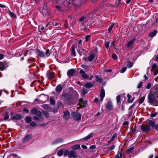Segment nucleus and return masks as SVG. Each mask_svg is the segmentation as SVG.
I'll list each match as a JSON object with an SVG mask.
<instances>
[{
  "mask_svg": "<svg viewBox=\"0 0 158 158\" xmlns=\"http://www.w3.org/2000/svg\"><path fill=\"white\" fill-rule=\"evenodd\" d=\"M148 100L152 105L155 106H158V90H156L153 94L149 95Z\"/></svg>",
  "mask_w": 158,
  "mask_h": 158,
  "instance_id": "f257e3e1",
  "label": "nucleus"
},
{
  "mask_svg": "<svg viewBox=\"0 0 158 158\" xmlns=\"http://www.w3.org/2000/svg\"><path fill=\"white\" fill-rule=\"evenodd\" d=\"M31 114H33L38 116V117L36 116L34 117V118L35 120H40V118H41L42 116L41 112L38 111V109H32L31 111Z\"/></svg>",
  "mask_w": 158,
  "mask_h": 158,
  "instance_id": "f03ea898",
  "label": "nucleus"
},
{
  "mask_svg": "<svg viewBox=\"0 0 158 158\" xmlns=\"http://www.w3.org/2000/svg\"><path fill=\"white\" fill-rule=\"evenodd\" d=\"M71 115L75 121H78L81 119V115L78 112H73L71 113Z\"/></svg>",
  "mask_w": 158,
  "mask_h": 158,
  "instance_id": "7ed1b4c3",
  "label": "nucleus"
},
{
  "mask_svg": "<svg viewBox=\"0 0 158 158\" xmlns=\"http://www.w3.org/2000/svg\"><path fill=\"white\" fill-rule=\"evenodd\" d=\"M88 18L87 16H83L81 18L78 22L81 25H86L88 21Z\"/></svg>",
  "mask_w": 158,
  "mask_h": 158,
  "instance_id": "20e7f679",
  "label": "nucleus"
},
{
  "mask_svg": "<svg viewBox=\"0 0 158 158\" xmlns=\"http://www.w3.org/2000/svg\"><path fill=\"white\" fill-rule=\"evenodd\" d=\"M56 3L62 6L64 5L65 6L69 5L70 4V2H68L67 0H57Z\"/></svg>",
  "mask_w": 158,
  "mask_h": 158,
  "instance_id": "39448f33",
  "label": "nucleus"
},
{
  "mask_svg": "<svg viewBox=\"0 0 158 158\" xmlns=\"http://www.w3.org/2000/svg\"><path fill=\"white\" fill-rule=\"evenodd\" d=\"M95 58V55L94 53H90L88 57H84L83 58V59L84 60L87 61H92Z\"/></svg>",
  "mask_w": 158,
  "mask_h": 158,
  "instance_id": "423d86ee",
  "label": "nucleus"
},
{
  "mask_svg": "<svg viewBox=\"0 0 158 158\" xmlns=\"http://www.w3.org/2000/svg\"><path fill=\"white\" fill-rule=\"evenodd\" d=\"M79 105L80 107H77V109L79 107L80 108H84L87 107L86 106L87 105V102L85 101H84L82 98H80L79 100Z\"/></svg>",
  "mask_w": 158,
  "mask_h": 158,
  "instance_id": "0eeeda50",
  "label": "nucleus"
},
{
  "mask_svg": "<svg viewBox=\"0 0 158 158\" xmlns=\"http://www.w3.org/2000/svg\"><path fill=\"white\" fill-rule=\"evenodd\" d=\"M41 12L42 14L45 16L49 15V12L48 10L47 9L46 6H44L41 10Z\"/></svg>",
  "mask_w": 158,
  "mask_h": 158,
  "instance_id": "6e6552de",
  "label": "nucleus"
},
{
  "mask_svg": "<svg viewBox=\"0 0 158 158\" xmlns=\"http://www.w3.org/2000/svg\"><path fill=\"white\" fill-rule=\"evenodd\" d=\"M79 73L82 77L84 79H87L89 77V76L86 74L85 72L81 69L79 71Z\"/></svg>",
  "mask_w": 158,
  "mask_h": 158,
  "instance_id": "1a4fd4ad",
  "label": "nucleus"
},
{
  "mask_svg": "<svg viewBox=\"0 0 158 158\" xmlns=\"http://www.w3.org/2000/svg\"><path fill=\"white\" fill-rule=\"evenodd\" d=\"M77 44H74L71 48V54L74 56H76L75 49H77Z\"/></svg>",
  "mask_w": 158,
  "mask_h": 158,
  "instance_id": "9d476101",
  "label": "nucleus"
},
{
  "mask_svg": "<svg viewBox=\"0 0 158 158\" xmlns=\"http://www.w3.org/2000/svg\"><path fill=\"white\" fill-rule=\"evenodd\" d=\"M70 117L69 112L67 110L65 111H64V118L65 120L68 119Z\"/></svg>",
  "mask_w": 158,
  "mask_h": 158,
  "instance_id": "9b49d317",
  "label": "nucleus"
},
{
  "mask_svg": "<svg viewBox=\"0 0 158 158\" xmlns=\"http://www.w3.org/2000/svg\"><path fill=\"white\" fill-rule=\"evenodd\" d=\"M105 96V92L104 89L103 87L101 89V92L100 94V101L102 102L103 99V98Z\"/></svg>",
  "mask_w": 158,
  "mask_h": 158,
  "instance_id": "f8f14e48",
  "label": "nucleus"
},
{
  "mask_svg": "<svg viewBox=\"0 0 158 158\" xmlns=\"http://www.w3.org/2000/svg\"><path fill=\"white\" fill-rule=\"evenodd\" d=\"M141 129L142 131L144 132H148L150 130V128L148 126H146L143 125H142L141 126Z\"/></svg>",
  "mask_w": 158,
  "mask_h": 158,
  "instance_id": "ddd939ff",
  "label": "nucleus"
},
{
  "mask_svg": "<svg viewBox=\"0 0 158 158\" xmlns=\"http://www.w3.org/2000/svg\"><path fill=\"white\" fill-rule=\"evenodd\" d=\"M76 71L74 69H72L69 70L67 72L68 76L70 77L73 76L75 73Z\"/></svg>",
  "mask_w": 158,
  "mask_h": 158,
  "instance_id": "4468645a",
  "label": "nucleus"
},
{
  "mask_svg": "<svg viewBox=\"0 0 158 158\" xmlns=\"http://www.w3.org/2000/svg\"><path fill=\"white\" fill-rule=\"evenodd\" d=\"M76 155L75 152L73 151H71L69 152L68 157L70 158H75Z\"/></svg>",
  "mask_w": 158,
  "mask_h": 158,
  "instance_id": "2eb2a0df",
  "label": "nucleus"
},
{
  "mask_svg": "<svg viewBox=\"0 0 158 158\" xmlns=\"http://www.w3.org/2000/svg\"><path fill=\"white\" fill-rule=\"evenodd\" d=\"M147 123L148 124L152 127H153L155 125V123L154 122L151 120H148Z\"/></svg>",
  "mask_w": 158,
  "mask_h": 158,
  "instance_id": "dca6fc26",
  "label": "nucleus"
},
{
  "mask_svg": "<svg viewBox=\"0 0 158 158\" xmlns=\"http://www.w3.org/2000/svg\"><path fill=\"white\" fill-rule=\"evenodd\" d=\"M63 141V139L61 138H58L55 139L52 143V144H55L61 143Z\"/></svg>",
  "mask_w": 158,
  "mask_h": 158,
  "instance_id": "f3484780",
  "label": "nucleus"
},
{
  "mask_svg": "<svg viewBox=\"0 0 158 158\" xmlns=\"http://www.w3.org/2000/svg\"><path fill=\"white\" fill-rule=\"evenodd\" d=\"M106 107L107 109H111L113 108V105L112 102L109 101L106 105Z\"/></svg>",
  "mask_w": 158,
  "mask_h": 158,
  "instance_id": "a211bd4d",
  "label": "nucleus"
},
{
  "mask_svg": "<svg viewBox=\"0 0 158 158\" xmlns=\"http://www.w3.org/2000/svg\"><path fill=\"white\" fill-rule=\"evenodd\" d=\"M32 138L31 135V134L27 135L23 139V141L26 142Z\"/></svg>",
  "mask_w": 158,
  "mask_h": 158,
  "instance_id": "6ab92c4d",
  "label": "nucleus"
},
{
  "mask_svg": "<svg viewBox=\"0 0 158 158\" xmlns=\"http://www.w3.org/2000/svg\"><path fill=\"white\" fill-rule=\"evenodd\" d=\"M62 87L61 85H59L56 87V90L57 92H60L62 90Z\"/></svg>",
  "mask_w": 158,
  "mask_h": 158,
  "instance_id": "aec40b11",
  "label": "nucleus"
},
{
  "mask_svg": "<svg viewBox=\"0 0 158 158\" xmlns=\"http://www.w3.org/2000/svg\"><path fill=\"white\" fill-rule=\"evenodd\" d=\"M157 32V31L156 30H154L153 32L149 34L148 36L150 37H153L156 35Z\"/></svg>",
  "mask_w": 158,
  "mask_h": 158,
  "instance_id": "412c9836",
  "label": "nucleus"
},
{
  "mask_svg": "<svg viewBox=\"0 0 158 158\" xmlns=\"http://www.w3.org/2000/svg\"><path fill=\"white\" fill-rule=\"evenodd\" d=\"M36 53L37 55L39 56L40 57H44L45 55L44 52L41 51L40 50H38L36 51Z\"/></svg>",
  "mask_w": 158,
  "mask_h": 158,
  "instance_id": "4be33fe9",
  "label": "nucleus"
},
{
  "mask_svg": "<svg viewBox=\"0 0 158 158\" xmlns=\"http://www.w3.org/2000/svg\"><path fill=\"white\" fill-rule=\"evenodd\" d=\"M20 104L22 106H30L31 104V103L28 102H24L23 101H21L20 102Z\"/></svg>",
  "mask_w": 158,
  "mask_h": 158,
  "instance_id": "5701e85b",
  "label": "nucleus"
},
{
  "mask_svg": "<svg viewBox=\"0 0 158 158\" xmlns=\"http://www.w3.org/2000/svg\"><path fill=\"white\" fill-rule=\"evenodd\" d=\"M135 40V39H133L127 43V47H130L131 46V45L133 44Z\"/></svg>",
  "mask_w": 158,
  "mask_h": 158,
  "instance_id": "b1692460",
  "label": "nucleus"
},
{
  "mask_svg": "<svg viewBox=\"0 0 158 158\" xmlns=\"http://www.w3.org/2000/svg\"><path fill=\"white\" fill-rule=\"evenodd\" d=\"M116 101L117 104L118 105H119L120 104L121 96L120 95H118L116 97Z\"/></svg>",
  "mask_w": 158,
  "mask_h": 158,
  "instance_id": "393cba45",
  "label": "nucleus"
},
{
  "mask_svg": "<svg viewBox=\"0 0 158 158\" xmlns=\"http://www.w3.org/2000/svg\"><path fill=\"white\" fill-rule=\"evenodd\" d=\"M22 118V116L19 114H18L13 116V118L16 119H20Z\"/></svg>",
  "mask_w": 158,
  "mask_h": 158,
  "instance_id": "a878e982",
  "label": "nucleus"
},
{
  "mask_svg": "<svg viewBox=\"0 0 158 158\" xmlns=\"http://www.w3.org/2000/svg\"><path fill=\"white\" fill-rule=\"evenodd\" d=\"M84 86L85 87L88 89H89L93 86V85L91 83H88L85 84Z\"/></svg>",
  "mask_w": 158,
  "mask_h": 158,
  "instance_id": "bb28decb",
  "label": "nucleus"
},
{
  "mask_svg": "<svg viewBox=\"0 0 158 158\" xmlns=\"http://www.w3.org/2000/svg\"><path fill=\"white\" fill-rule=\"evenodd\" d=\"M88 21L87 23V25H90V24H92L93 22V21H92V19L91 18H89V17H88Z\"/></svg>",
  "mask_w": 158,
  "mask_h": 158,
  "instance_id": "cd10ccee",
  "label": "nucleus"
},
{
  "mask_svg": "<svg viewBox=\"0 0 158 158\" xmlns=\"http://www.w3.org/2000/svg\"><path fill=\"white\" fill-rule=\"evenodd\" d=\"M47 75L48 78H53L54 76V73H47Z\"/></svg>",
  "mask_w": 158,
  "mask_h": 158,
  "instance_id": "c85d7f7f",
  "label": "nucleus"
},
{
  "mask_svg": "<svg viewBox=\"0 0 158 158\" xmlns=\"http://www.w3.org/2000/svg\"><path fill=\"white\" fill-rule=\"evenodd\" d=\"M133 65V63L129 61H128L127 62V66L128 68H130Z\"/></svg>",
  "mask_w": 158,
  "mask_h": 158,
  "instance_id": "c756f323",
  "label": "nucleus"
},
{
  "mask_svg": "<svg viewBox=\"0 0 158 158\" xmlns=\"http://www.w3.org/2000/svg\"><path fill=\"white\" fill-rule=\"evenodd\" d=\"M80 148V146L79 144H76L73 146L72 147V148L73 149L76 150L78 149H79Z\"/></svg>",
  "mask_w": 158,
  "mask_h": 158,
  "instance_id": "7c9ffc66",
  "label": "nucleus"
},
{
  "mask_svg": "<svg viewBox=\"0 0 158 158\" xmlns=\"http://www.w3.org/2000/svg\"><path fill=\"white\" fill-rule=\"evenodd\" d=\"M4 119L5 120H7L9 118V116L8 115V113L6 112L4 115Z\"/></svg>",
  "mask_w": 158,
  "mask_h": 158,
  "instance_id": "2f4dec72",
  "label": "nucleus"
},
{
  "mask_svg": "<svg viewBox=\"0 0 158 158\" xmlns=\"http://www.w3.org/2000/svg\"><path fill=\"white\" fill-rule=\"evenodd\" d=\"M50 104L52 105H54L55 103V101L52 97H50Z\"/></svg>",
  "mask_w": 158,
  "mask_h": 158,
  "instance_id": "473e14b6",
  "label": "nucleus"
},
{
  "mask_svg": "<svg viewBox=\"0 0 158 158\" xmlns=\"http://www.w3.org/2000/svg\"><path fill=\"white\" fill-rule=\"evenodd\" d=\"M101 7L97 8L95 9L94 11L95 12H96L95 14H98V12H101Z\"/></svg>",
  "mask_w": 158,
  "mask_h": 158,
  "instance_id": "72a5a7b5",
  "label": "nucleus"
},
{
  "mask_svg": "<svg viewBox=\"0 0 158 158\" xmlns=\"http://www.w3.org/2000/svg\"><path fill=\"white\" fill-rule=\"evenodd\" d=\"M93 136V134L92 133H90L88 135H87L86 137H85L84 138V140H86L90 138L91 137Z\"/></svg>",
  "mask_w": 158,
  "mask_h": 158,
  "instance_id": "f704fd0d",
  "label": "nucleus"
},
{
  "mask_svg": "<svg viewBox=\"0 0 158 158\" xmlns=\"http://www.w3.org/2000/svg\"><path fill=\"white\" fill-rule=\"evenodd\" d=\"M136 127L135 126L133 128H132V131L131 132V135H133L136 131Z\"/></svg>",
  "mask_w": 158,
  "mask_h": 158,
  "instance_id": "c9c22d12",
  "label": "nucleus"
},
{
  "mask_svg": "<svg viewBox=\"0 0 158 158\" xmlns=\"http://www.w3.org/2000/svg\"><path fill=\"white\" fill-rule=\"evenodd\" d=\"M114 158H122V153H118L115 156Z\"/></svg>",
  "mask_w": 158,
  "mask_h": 158,
  "instance_id": "e433bc0d",
  "label": "nucleus"
},
{
  "mask_svg": "<svg viewBox=\"0 0 158 158\" xmlns=\"http://www.w3.org/2000/svg\"><path fill=\"white\" fill-rule=\"evenodd\" d=\"M63 153V151L62 150H60L57 153V154L59 156H61Z\"/></svg>",
  "mask_w": 158,
  "mask_h": 158,
  "instance_id": "4c0bfd02",
  "label": "nucleus"
},
{
  "mask_svg": "<svg viewBox=\"0 0 158 158\" xmlns=\"http://www.w3.org/2000/svg\"><path fill=\"white\" fill-rule=\"evenodd\" d=\"M114 23H112V24L111 25L109 26L108 30V31L109 32H110L112 30L113 27V25H114Z\"/></svg>",
  "mask_w": 158,
  "mask_h": 158,
  "instance_id": "58836bf2",
  "label": "nucleus"
},
{
  "mask_svg": "<svg viewBox=\"0 0 158 158\" xmlns=\"http://www.w3.org/2000/svg\"><path fill=\"white\" fill-rule=\"evenodd\" d=\"M38 29L40 31H42L44 30V27L42 25H39L38 26Z\"/></svg>",
  "mask_w": 158,
  "mask_h": 158,
  "instance_id": "ea45409f",
  "label": "nucleus"
},
{
  "mask_svg": "<svg viewBox=\"0 0 158 158\" xmlns=\"http://www.w3.org/2000/svg\"><path fill=\"white\" fill-rule=\"evenodd\" d=\"M134 149V147H131L130 148L128 149L127 151V153H129L131 152Z\"/></svg>",
  "mask_w": 158,
  "mask_h": 158,
  "instance_id": "a19ab883",
  "label": "nucleus"
},
{
  "mask_svg": "<svg viewBox=\"0 0 158 158\" xmlns=\"http://www.w3.org/2000/svg\"><path fill=\"white\" fill-rule=\"evenodd\" d=\"M5 68V65L2 63L0 64V69L1 71H3Z\"/></svg>",
  "mask_w": 158,
  "mask_h": 158,
  "instance_id": "79ce46f5",
  "label": "nucleus"
},
{
  "mask_svg": "<svg viewBox=\"0 0 158 158\" xmlns=\"http://www.w3.org/2000/svg\"><path fill=\"white\" fill-rule=\"evenodd\" d=\"M127 97V98H128V102L129 103H132L133 101V100H131L130 99L131 98V96L129 94H128Z\"/></svg>",
  "mask_w": 158,
  "mask_h": 158,
  "instance_id": "37998d69",
  "label": "nucleus"
},
{
  "mask_svg": "<svg viewBox=\"0 0 158 158\" xmlns=\"http://www.w3.org/2000/svg\"><path fill=\"white\" fill-rule=\"evenodd\" d=\"M69 152V150H66L64 152V156H68Z\"/></svg>",
  "mask_w": 158,
  "mask_h": 158,
  "instance_id": "c03bdc74",
  "label": "nucleus"
},
{
  "mask_svg": "<svg viewBox=\"0 0 158 158\" xmlns=\"http://www.w3.org/2000/svg\"><path fill=\"white\" fill-rule=\"evenodd\" d=\"M26 120L27 122L29 123L31 121V118L30 117H27L26 118Z\"/></svg>",
  "mask_w": 158,
  "mask_h": 158,
  "instance_id": "a18cd8bd",
  "label": "nucleus"
},
{
  "mask_svg": "<svg viewBox=\"0 0 158 158\" xmlns=\"http://www.w3.org/2000/svg\"><path fill=\"white\" fill-rule=\"evenodd\" d=\"M81 67L82 68L85 69L86 70H87L88 68V65H86L84 64H82L81 65Z\"/></svg>",
  "mask_w": 158,
  "mask_h": 158,
  "instance_id": "49530a36",
  "label": "nucleus"
},
{
  "mask_svg": "<svg viewBox=\"0 0 158 158\" xmlns=\"http://www.w3.org/2000/svg\"><path fill=\"white\" fill-rule=\"evenodd\" d=\"M88 90L87 89H83L82 90V94L83 95H85L86 93H87Z\"/></svg>",
  "mask_w": 158,
  "mask_h": 158,
  "instance_id": "de8ad7c7",
  "label": "nucleus"
},
{
  "mask_svg": "<svg viewBox=\"0 0 158 158\" xmlns=\"http://www.w3.org/2000/svg\"><path fill=\"white\" fill-rule=\"evenodd\" d=\"M145 98V96H143V97H142L140 98V101H139V103H143V101L144 100Z\"/></svg>",
  "mask_w": 158,
  "mask_h": 158,
  "instance_id": "09e8293b",
  "label": "nucleus"
},
{
  "mask_svg": "<svg viewBox=\"0 0 158 158\" xmlns=\"http://www.w3.org/2000/svg\"><path fill=\"white\" fill-rule=\"evenodd\" d=\"M49 49H47L46 50L45 52V55L46 56H49L50 54V52Z\"/></svg>",
  "mask_w": 158,
  "mask_h": 158,
  "instance_id": "8fccbe9b",
  "label": "nucleus"
},
{
  "mask_svg": "<svg viewBox=\"0 0 158 158\" xmlns=\"http://www.w3.org/2000/svg\"><path fill=\"white\" fill-rule=\"evenodd\" d=\"M96 81L97 82H101L102 81V79L99 78L98 76H96Z\"/></svg>",
  "mask_w": 158,
  "mask_h": 158,
  "instance_id": "3c124183",
  "label": "nucleus"
},
{
  "mask_svg": "<svg viewBox=\"0 0 158 158\" xmlns=\"http://www.w3.org/2000/svg\"><path fill=\"white\" fill-rule=\"evenodd\" d=\"M126 69L127 68L126 67H124L120 70V72L121 73H123L126 71Z\"/></svg>",
  "mask_w": 158,
  "mask_h": 158,
  "instance_id": "603ef678",
  "label": "nucleus"
},
{
  "mask_svg": "<svg viewBox=\"0 0 158 158\" xmlns=\"http://www.w3.org/2000/svg\"><path fill=\"white\" fill-rule=\"evenodd\" d=\"M117 136V134L115 133L113 135L111 139H110V141H112L115 137Z\"/></svg>",
  "mask_w": 158,
  "mask_h": 158,
  "instance_id": "864d4df0",
  "label": "nucleus"
},
{
  "mask_svg": "<svg viewBox=\"0 0 158 158\" xmlns=\"http://www.w3.org/2000/svg\"><path fill=\"white\" fill-rule=\"evenodd\" d=\"M90 36L89 35H87L85 37V41L87 42L90 40Z\"/></svg>",
  "mask_w": 158,
  "mask_h": 158,
  "instance_id": "5fc2aeb1",
  "label": "nucleus"
},
{
  "mask_svg": "<svg viewBox=\"0 0 158 158\" xmlns=\"http://www.w3.org/2000/svg\"><path fill=\"white\" fill-rule=\"evenodd\" d=\"M157 115V113H152L150 114V116L152 118H153L155 117Z\"/></svg>",
  "mask_w": 158,
  "mask_h": 158,
  "instance_id": "6e6d98bb",
  "label": "nucleus"
},
{
  "mask_svg": "<svg viewBox=\"0 0 158 158\" xmlns=\"http://www.w3.org/2000/svg\"><path fill=\"white\" fill-rule=\"evenodd\" d=\"M105 45L106 48L108 49L109 46V42H106L105 43Z\"/></svg>",
  "mask_w": 158,
  "mask_h": 158,
  "instance_id": "4d7b16f0",
  "label": "nucleus"
},
{
  "mask_svg": "<svg viewBox=\"0 0 158 158\" xmlns=\"http://www.w3.org/2000/svg\"><path fill=\"white\" fill-rule=\"evenodd\" d=\"M142 82H140L139 84L137 86V88H141L142 85Z\"/></svg>",
  "mask_w": 158,
  "mask_h": 158,
  "instance_id": "13d9d810",
  "label": "nucleus"
},
{
  "mask_svg": "<svg viewBox=\"0 0 158 158\" xmlns=\"http://www.w3.org/2000/svg\"><path fill=\"white\" fill-rule=\"evenodd\" d=\"M156 64H154L152 65V70H154V69H155L156 68Z\"/></svg>",
  "mask_w": 158,
  "mask_h": 158,
  "instance_id": "bf43d9fd",
  "label": "nucleus"
},
{
  "mask_svg": "<svg viewBox=\"0 0 158 158\" xmlns=\"http://www.w3.org/2000/svg\"><path fill=\"white\" fill-rule=\"evenodd\" d=\"M61 6H59L58 5H56V9L58 10L59 11L60 10V9L61 8Z\"/></svg>",
  "mask_w": 158,
  "mask_h": 158,
  "instance_id": "052dcab7",
  "label": "nucleus"
},
{
  "mask_svg": "<svg viewBox=\"0 0 158 158\" xmlns=\"http://www.w3.org/2000/svg\"><path fill=\"white\" fill-rule=\"evenodd\" d=\"M36 125V123L34 122H32L30 123V125L32 127L35 126Z\"/></svg>",
  "mask_w": 158,
  "mask_h": 158,
  "instance_id": "680f3d73",
  "label": "nucleus"
},
{
  "mask_svg": "<svg viewBox=\"0 0 158 158\" xmlns=\"http://www.w3.org/2000/svg\"><path fill=\"white\" fill-rule=\"evenodd\" d=\"M151 86V85L150 83H148L147 85L146 88L147 89H149Z\"/></svg>",
  "mask_w": 158,
  "mask_h": 158,
  "instance_id": "e2e57ef3",
  "label": "nucleus"
},
{
  "mask_svg": "<svg viewBox=\"0 0 158 158\" xmlns=\"http://www.w3.org/2000/svg\"><path fill=\"white\" fill-rule=\"evenodd\" d=\"M112 57L114 60H115L117 58V56L116 54H113L112 55Z\"/></svg>",
  "mask_w": 158,
  "mask_h": 158,
  "instance_id": "0e129e2a",
  "label": "nucleus"
},
{
  "mask_svg": "<svg viewBox=\"0 0 158 158\" xmlns=\"http://www.w3.org/2000/svg\"><path fill=\"white\" fill-rule=\"evenodd\" d=\"M94 102L95 103L98 104L99 102V100L98 98H95L94 100Z\"/></svg>",
  "mask_w": 158,
  "mask_h": 158,
  "instance_id": "69168bd1",
  "label": "nucleus"
},
{
  "mask_svg": "<svg viewBox=\"0 0 158 158\" xmlns=\"http://www.w3.org/2000/svg\"><path fill=\"white\" fill-rule=\"evenodd\" d=\"M82 40H79L78 41V47H80V48L81 47V46H82L81 45V43H82Z\"/></svg>",
  "mask_w": 158,
  "mask_h": 158,
  "instance_id": "338daca9",
  "label": "nucleus"
},
{
  "mask_svg": "<svg viewBox=\"0 0 158 158\" xmlns=\"http://www.w3.org/2000/svg\"><path fill=\"white\" fill-rule=\"evenodd\" d=\"M44 115L46 117H48V113L46 112H43Z\"/></svg>",
  "mask_w": 158,
  "mask_h": 158,
  "instance_id": "774afa93",
  "label": "nucleus"
}]
</instances>
